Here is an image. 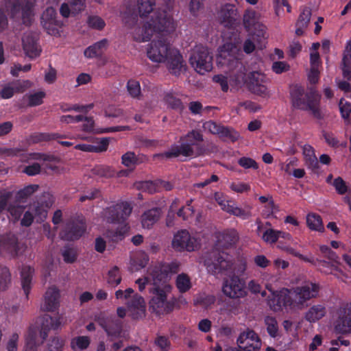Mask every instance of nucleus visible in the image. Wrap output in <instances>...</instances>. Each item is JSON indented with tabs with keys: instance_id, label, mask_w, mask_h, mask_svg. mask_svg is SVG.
I'll list each match as a JSON object with an SVG mask.
<instances>
[{
	"instance_id": "obj_20",
	"label": "nucleus",
	"mask_w": 351,
	"mask_h": 351,
	"mask_svg": "<svg viewBox=\"0 0 351 351\" xmlns=\"http://www.w3.org/2000/svg\"><path fill=\"white\" fill-rule=\"evenodd\" d=\"M112 226L106 232V237L113 243L123 241L130 230L126 221H110Z\"/></svg>"
},
{
	"instance_id": "obj_58",
	"label": "nucleus",
	"mask_w": 351,
	"mask_h": 351,
	"mask_svg": "<svg viewBox=\"0 0 351 351\" xmlns=\"http://www.w3.org/2000/svg\"><path fill=\"white\" fill-rule=\"evenodd\" d=\"M38 189L37 184H30L18 191L16 194V199L18 200H23L27 199L32 195Z\"/></svg>"
},
{
	"instance_id": "obj_56",
	"label": "nucleus",
	"mask_w": 351,
	"mask_h": 351,
	"mask_svg": "<svg viewBox=\"0 0 351 351\" xmlns=\"http://www.w3.org/2000/svg\"><path fill=\"white\" fill-rule=\"evenodd\" d=\"M319 95L317 96V97L313 101H309L310 104L309 108H307L306 110H304V111H311L312 114L315 118L317 119H322L324 118L321 110L319 108Z\"/></svg>"
},
{
	"instance_id": "obj_6",
	"label": "nucleus",
	"mask_w": 351,
	"mask_h": 351,
	"mask_svg": "<svg viewBox=\"0 0 351 351\" xmlns=\"http://www.w3.org/2000/svg\"><path fill=\"white\" fill-rule=\"evenodd\" d=\"M36 0H9L5 6L10 10V16L12 19L21 17L23 23L25 25H30L34 16V8Z\"/></svg>"
},
{
	"instance_id": "obj_10",
	"label": "nucleus",
	"mask_w": 351,
	"mask_h": 351,
	"mask_svg": "<svg viewBox=\"0 0 351 351\" xmlns=\"http://www.w3.org/2000/svg\"><path fill=\"white\" fill-rule=\"evenodd\" d=\"M267 78L266 75L259 71L250 72L245 80L248 90L253 94L262 97L269 96L267 87Z\"/></svg>"
},
{
	"instance_id": "obj_45",
	"label": "nucleus",
	"mask_w": 351,
	"mask_h": 351,
	"mask_svg": "<svg viewBox=\"0 0 351 351\" xmlns=\"http://www.w3.org/2000/svg\"><path fill=\"white\" fill-rule=\"evenodd\" d=\"M218 136L223 141L230 140L232 142L237 141L240 137L239 133L235 130L223 125L221 126Z\"/></svg>"
},
{
	"instance_id": "obj_12",
	"label": "nucleus",
	"mask_w": 351,
	"mask_h": 351,
	"mask_svg": "<svg viewBox=\"0 0 351 351\" xmlns=\"http://www.w3.org/2000/svg\"><path fill=\"white\" fill-rule=\"evenodd\" d=\"M172 49L167 39L161 37L151 42L147 48V55L152 62H162Z\"/></svg>"
},
{
	"instance_id": "obj_15",
	"label": "nucleus",
	"mask_w": 351,
	"mask_h": 351,
	"mask_svg": "<svg viewBox=\"0 0 351 351\" xmlns=\"http://www.w3.org/2000/svg\"><path fill=\"white\" fill-rule=\"evenodd\" d=\"M25 250L23 244L18 241L15 234L8 233L0 236V254L16 256Z\"/></svg>"
},
{
	"instance_id": "obj_1",
	"label": "nucleus",
	"mask_w": 351,
	"mask_h": 351,
	"mask_svg": "<svg viewBox=\"0 0 351 351\" xmlns=\"http://www.w3.org/2000/svg\"><path fill=\"white\" fill-rule=\"evenodd\" d=\"M319 289L318 284L311 282L292 289L283 288L271 292L267 298V304L276 312L283 308L302 310L308 300L317 296Z\"/></svg>"
},
{
	"instance_id": "obj_23",
	"label": "nucleus",
	"mask_w": 351,
	"mask_h": 351,
	"mask_svg": "<svg viewBox=\"0 0 351 351\" xmlns=\"http://www.w3.org/2000/svg\"><path fill=\"white\" fill-rule=\"evenodd\" d=\"M192 202V199L188 200L185 206L178 209L180 204V199L175 198L169 207L167 219L174 218L176 215L178 217H182V219H188L192 217L194 214V209L191 206Z\"/></svg>"
},
{
	"instance_id": "obj_62",
	"label": "nucleus",
	"mask_w": 351,
	"mask_h": 351,
	"mask_svg": "<svg viewBox=\"0 0 351 351\" xmlns=\"http://www.w3.org/2000/svg\"><path fill=\"white\" fill-rule=\"evenodd\" d=\"M87 23L90 28L97 30L103 29L106 25L104 21L98 16H88Z\"/></svg>"
},
{
	"instance_id": "obj_35",
	"label": "nucleus",
	"mask_w": 351,
	"mask_h": 351,
	"mask_svg": "<svg viewBox=\"0 0 351 351\" xmlns=\"http://www.w3.org/2000/svg\"><path fill=\"white\" fill-rule=\"evenodd\" d=\"M102 327L108 335L119 336L122 331V322L116 317L107 318Z\"/></svg>"
},
{
	"instance_id": "obj_31",
	"label": "nucleus",
	"mask_w": 351,
	"mask_h": 351,
	"mask_svg": "<svg viewBox=\"0 0 351 351\" xmlns=\"http://www.w3.org/2000/svg\"><path fill=\"white\" fill-rule=\"evenodd\" d=\"M86 0H69L68 3H64L61 5L60 8V14L64 17L68 18L70 15L71 11L75 14L80 13L84 10Z\"/></svg>"
},
{
	"instance_id": "obj_7",
	"label": "nucleus",
	"mask_w": 351,
	"mask_h": 351,
	"mask_svg": "<svg viewBox=\"0 0 351 351\" xmlns=\"http://www.w3.org/2000/svg\"><path fill=\"white\" fill-rule=\"evenodd\" d=\"M189 62L200 75L209 72L213 69V56L208 47L197 46L191 54Z\"/></svg>"
},
{
	"instance_id": "obj_63",
	"label": "nucleus",
	"mask_w": 351,
	"mask_h": 351,
	"mask_svg": "<svg viewBox=\"0 0 351 351\" xmlns=\"http://www.w3.org/2000/svg\"><path fill=\"white\" fill-rule=\"evenodd\" d=\"M127 89L132 97H138L141 95V86L138 81L129 80L127 83Z\"/></svg>"
},
{
	"instance_id": "obj_40",
	"label": "nucleus",
	"mask_w": 351,
	"mask_h": 351,
	"mask_svg": "<svg viewBox=\"0 0 351 351\" xmlns=\"http://www.w3.org/2000/svg\"><path fill=\"white\" fill-rule=\"evenodd\" d=\"M63 138H65L64 135H62L56 132H36L31 136V138L34 143H38L43 141H50L52 140Z\"/></svg>"
},
{
	"instance_id": "obj_39",
	"label": "nucleus",
	"mask_w": 351,
	"mask_h": 351,
	"mask_svg": "<svg viewBox=\"0 0 351 351\" xmlns=\"http://www.w3.org/2000/svg\"><path fill=\"white\" fill-rule=\"evenodd\" d=\"M246 341H254L255 348H261V340L258 334L253 330L247 329L246 331L241 332L237 339V344H243Z\"/></svg>"
},
{
	"instance_id": "obj_28",
	"label": "nucleus",
	"mask_w": 351,
	"mask_h": 351,
	"mask_svg": "<svg viewBox=\"0 0 351 351\" xmlns=\"http://www.w3.org/2000/svg\"><path fill=\"white\" fill-rule=\"evenodd\" d=\"M237 51V47L231 45L230 51H222L220 54V58L222 59V64L226 65L230 70H233L235 68L242 66L239 53H238L237 56L233 55V53Z\"/></svg>"
},
{
	"instance_id": "obj_34",
	"label": "nucleus",
	"mask_w": 351,
	"mask_h": 351,
	"mask_svg": "<svg viewBox=\"0 0 351 351\" xmlns=\"http://www.w3.org/2000/svg\"><path fill=\"white\" fill-rule=\"evenodd\" d=\"M260 14L254 10H247L243 15V23L245 27L249 29L256 28V26L260 27V32L263 34L265 26L259 24Z\"/></svg>"
},
{
	"instance_id": "obj_41",
	"label": "nucleus",
	"mask_w": 351,
	"mask_h": 351,
	"mask_svg": "<svg viewBox=\"0 0 351 351\" xmlns=\"http://www.w3.org/2000/svg\"><path fill=\"white\" fill-rule=\"evenodd\" d=\"M279 237L287 239L290 237V234L282 231L274 230L272 228H268L263 234V239L269 243H276Z\"/></svg>"
},
{
	"instance_id": "obj_5",
	"label": "nucleus",
	"mask_w": 351,
	"mask_h": 351,
	"mask_svg": "<svg viewBox=\"0 0 351 351\" xmlns=\"http://www.w3.org/2000/svg\"><path fill=\"white\" fill-rule=\"evenodd\" d=\"M208 271L213 275L226 274L232 266L230 256L216 247L208 253L204 260Z\"/></svg>"
},
{
	"instance_id": "obj_16",
	"label": "nucleus",
	"mask_w": 351,
	"mask_h": 351,
	"mask_svg": "<svg viewBox=\"0 0 351 351\" xmlns=\"http://www.w3.org/2000/svg\"><path fill=\"white\" fill-rule=\"evenodd\" d=\"M337 314L335 330L341 334L351 333V302L340 307Z\"/></svg>"
},
{
	"instance_id": "obj_64",
	"label": "nucleus",
	"mask_w": 351,
	"mask_h": 351,
	"mask_svg": "<svg viewBox=\"0 0 351 351\" xmlns=\"http://www.w3.org/2000/svg\"><path fill=\"white\" fill-rule=\"evenodd\" d=\"M339 106L341 117L345 120L348 119L351 114V103L341 99Z\"/></svg>"
},
{
	"instance_id": "obj_22",
	"label": "nucleus",
	"mask_w": 351,
	"mask_h": 351,
	"mask_svg": "<svg viewBox=\"0 0 351 351\" xmlns=\"http://www.w3.org/2000/svg\"><path fill=\"white\" fill-rule=\"evenodd\" d=\"M169 71L174 75H179L183 70H185L186 64L180 51L173 49L169 52V55L165 59Z\"/></svg>"
},
{
	"instance_id": "obj_27",
	"label": "nucleus",
	"mask_w": 351,
	"mask_h": 351,
	"mask_svg": "<svg viewBox=\"0 0 351 351\" xmlns=\"http://www.w3.org/2000/svg\"><path fill=\"white\" fill-rule=\"evenodd\" d=\"M60 324L59 317H52L48 314L44 315L40 317V337L45 340L48 337L49 330L58 329Z\"/></svg>"
},
{
	"instance_id": "obj_17",
	"label": "nucleus",
	"mask_w": 351,
	"mask_h": 351,
	"mask_svg": "<svg viewBox=\"0 0 351 351\" xmlns=\"http://www.w3.org/2000/svg\"><path fill=\"white\" fill-rule=\"evenodd\" d=\"M132 211V206L128 202H120L104 210L106 219H127Z\"/></svg>"
},
{
	"instance_id": "obj_18",
	"label": "nucleus",
	"mask_w": 351,
	"mask_h": 351,
	"mask_svg": "<svg viewBox=\"0 0 351 351\" xmlns=\"http://www.w3.org/2000/svg\"><path fill=\"white\" fill-rule=\"evenodd\" d=\"M219 23L226 27L232 28L238 23V11L234 5L226 3L218 12Z\"/></svg>"
},
{
	"instance_id": "obj_48",
	"label": "nucleus",
	"mask_w": 351,
	"mask_h": 351,
	"mask_svg": "<svg viewBox=\"0 0 351 351\" xmlns=\"http://www.w3.org/2000/svg\"><path fill=\"white\" fill-rule=\"evenodd\" d=\"M139 16H147L154 10L155 0H137Z\"/></svg>"
},
{
	"instance_id": "obj_30",
	"label": "nucleus",
	"mask_w": 351,
	"mask_h": 351,
	"mask_svg": "<svg viewBox=\"0 0 351 351\" xmlns=\"http://www.w3.org/2000/svg\"><path fill=\"white\" fill-rule=\"evenodd\" d=\"M23 48L27 56L33 59L40 56L37 40L32 35H27L23 38Z\"/></svg>"
},
{
	"instance_id": "obj_49",
	"label": "nucleus",
	"mask_w": 351,
	"mask_h": 351,
	"mask_svg": "<svg viewBox=\"0 0 351 351\" xmlns=\"http://www.w3.org/2000/svg\"><path fill=\"white\" fill-rule=\"evenodd\" d=\"M90 343V338L87 336H78L71 341V348L73 350L86 349Z\"/></svg>"
},
{
	"instance_id": "obj_2",
	"label": "nucleus",
	"mask_w": 351,
	"mask_h": 351,
	"mask_svg": "<svg viewBox=\"0 0 351 351\" xmlns=\"http://www.w3.org/2000/svg\"><path fill=\"white\" fill-rule=\"evenodd\" d=\"M180 145H173L169 151L156 154L154 158H177L182 156L188 158H196L207 153L204 144L203 134L198 130H192L180 138Z\"/></svg>"
},
{
	"instance_id": "obj_25",
	"label": "nucleus",
	"mask_w": 351,
	"mask_h": 351,
	"mask_svg": "<svg viewBox=\"0 0 351 351\" xmlns=\"http://www.w3.org/2000/svg\"><path fill=\"white\" fill-rule=\"evenodd\" d=\"M60 291L55 286L49 287L45 294L41 308L44 311H54L59 307Z\"/></svg>"
},
{
	"instance_id": "obj_9",
	"label": "nucleus",
	"mask_w": 351,
	"mask_h": 351,
	"mask_svg": "<svg viewBox=\"0 0 351 351\" xmlns=\"http://www.w3.org/2000/svg\"><path fill=\"white\" fill-rule=\"evenodd\" d=\"M214 199L220 206L221 208L238 217H250L251 216L252 206L246 204L244 208L236 206L235 203L229 199V197L221 192H216Z\"/></svg>"
},
{
	"instance_id": "obj_46",
	"label": "nucleus",
	"mask_w": 351,
	"mask_h": 351,
	"mask_svg": "<svg viewBox=\"0 0 351 351\" xmlns=\"http://www.w3.org/2000/svg\"><path fill=\"white\" fill-rule=\"evenodd\" d=\"M138 15L134 10L127 8L123 14V21L128 28H133L138 22Z\"/></svg>"
},
{
	"instance_id": "obj_32",
	"label": "nucleus",
	"mask_w": 351,
	"mask_h": 351,
	"mask_svg": "<svg viewBox=\"0 0 351 351\" xmlns=\"http://www.w3.org/2000/svg\"><path fill=\"white\" fill-rule=\"evenodd\" d=\"M303 155L305 165L307 167L315 173L317 172L319 165L314 148L310 145H304L303 147Z\"/></svg>"
},
{
	"instance_id": "obj_8",
	"label": "nucleus",
	"mask_w": 351,
	"mask_h": 351,
	"mask_svg": "<svg viewBox=\"0 0 351 351\" xmlns=\"http://www.w3.org/2000/svg\"><path fill=\"white\" fill-rule=\"evenodd\" d=\"M318 95L316 90L311 89L306 92L304 87L298 84L292 86L290 88L292 107L301 110L309 108V101H313Z\"/></svg>"
},
{
	"instance_id": "obj_33",
	"label": "nucleus",
	"mask_w": 351,
	"mask_h": 351,
	"mask_svg": "<svg viewBox=\"0 0 351 351\" xmlns=\"http://www.w3.org/2000/svg\"><path fill=\"white\" fill-rule=\"evenodd\" d=\"M34 273V269L30 266L25 265L21 268V285L27 300L32 289V280Z\"/></svg>"
},
{
	"instance_id": "obj_38",
	"label": "nucleus",
	"mask_w": 351,
	"mask_h": 351,
	"mask_svg": "<svg viewBox=\"0 0 351 351\" xmlns=\"http://www.w3.org/2000/svg\"><path fill=\"white\" fill-rule=\"evenodd\" d=\"M326 313V310L324 305H313L306 313L305 319L309 322H315L322 319Z\"/></svg>"
},
{
	"instance_id": "obj_54",
	"label": "nucleus",
	"mask_w": 351,
	"mask_h": 351,
	"mask_svg": "<svg viewBox=\"0 0 351 351\" xmlns=\"http://www.w3.org/2000/svg\"><path fill=\"white\" fill-rule=\"evenodd\" d=\"M14 93H24L27 89L30 88L32 85V83L29 80H14L10 82Z\"/></svg>"
},
{
	"instance_id": "obj_19",
	"label": "nucleus",
	"mask_w": 351,
	"mask_h": 351,
	"mask_svg": "<svg viewBox=\"0 0 351 351\" xmlns=\"http://www.w3.org/2000/svg\"><path fill=\"white\" fill-rule=\"evenodd\" d=\"M56 16V10L53 7H48L41 16L43 27L50 35L56 36L59 34L58 27L61 23L57 20Z\"/></svg>"
},
{
	"instance_id": "obj_57",
	"label": "nucleus",
	"mask_w": 351,
	"mask_h": 351,
	"mask_svg": "<svg viewBox=\"0 0 351 351\" xmlns=\"http://www.w3.org/2000/svg\"><path fill=\"white\" fill-rule=\"evenodd\" d=\"M319 95L317 96V97L313 101H309L310 104L309 108H307L306 110H304V111H311L312 114L315 118L317 119H322L324 118L321 110L319 108Z\"/></svg>"
},
{
	"instance_id": "obj_14",
	"label": "nucleus",
	"mask_w": 351,
	"mask_h": 351,
	"mask_svg": "<svg viewBox=\"0 0 351 351\" xmlns=\"http://www.w3.org/2000/svg\"><path fill=\"white\" fill-rule=\"evenodd\" d=\"M86 221H67L60 232L62 239L75 241L81 238L86 230Z\"/></svg>"
},
{
	"instance_id": "obj_3",
	"label": "nucleus",
	"mask_w": 351,
	"mask_h": 351,
	"mask_svg": "<svg viewBox=\"0 0 351 351\" xmlns=\"http://www.w3.org/2000/svg\"><path fill=\"white\" fill-rule=\"evenodd\" d=\"M53 203V196L48 192H45L27 208L21 205L11 204L8 208V212L13 219H46L48 210Z\"/></svg>"
},
{
	"instance_id": "obj_53",
	"label": "nucleus",
	"mask_w": 351,
	"mask_h": 351,
	"mask_svg": "<svg viewBox=\"0 0 351 351\" xmlns=\"http://www.w3.org/2000/svg\"><path fill=\"white\" fill-rule=\"evenodd\" d=\"M26 96L28 98L27 106L34 107L40 106L43 103V99L45 97L46 94L44 91H38Z\"/></svg>"
},
{
	"instance_id": "obj_55",
	"label": "nucleus",
	"mask_w": 351,
	"mask_h": 351,
	"mask_svg": "<svg viewBox=\"0 0 351 351\" xmlns=\"http://www.w3.org/2000/svg\"><path fill=\"white\" fill-rule=\"evenodd\" d=\"M332 185L339 195H343L349 192V187L341 177L335 178Z\"/></svg>"
},
{
	"instance_id": "obj_42",
	"label": "nucleus",
	"mask_w": 351,
	"mask_h": 351,
	"mask_svg": "<svg viewBox=\"0 0 351 351\" xmlns=\"http://www.w3.org/2000/svg\"><path fill=\"white\" fill-rule=\"evenodd\" d=\"M129 311H139L144 313L145 311V301L142 296L135 294L127 302Z\"/></svg>"
},
{
	"instance_id": "obj_61",
	"label": "nucleus",
	"mask_w": 351,
	"mask_h": 351,
	"mask_svg": "<svg viewBox=\"0 0 351 351\" xmlns=\"http://www.w3.org/2000/svg\"><path fill=\"white\" fill-rule=\"evenodd\" d=\"M121 162L127 167H134L138 164V159L135 154L132 152H128L121 157Z\"/></svg>"
},
{
	"instance_id": "obj_21",
	"label": "nucleus",
	"mask_w": 351,
	"mask_h": 351,
	"mask_svg": "<svg viewBox=\"0 0 351 351\" xmlns=\"http://www.w3.org/2000/svg\"><path fill=\"white\" fill-rule=\"evenodd\" d=\"M195 239L191 237L187 230H182L174 235L172 245L179 251L185 250L188 252H192L195 249Z\"/></svg>"
},
{
	"instance_id": "obj_36",
	"label": "nucleus",
	"mask_w": 351,
	"mask_h": 351,
	"mask_svg": "<svg viewBox=\"0 0 351 351\" xmlns=\"http://www.w3.org/2000/svg\"><path fill=\"white\" fill-rule=\"evenodd\" d=\"M259 202L265 204V208L262 210V215L265 218H275L277 217L275 215V213L277 210L272 196L267 195L266 196H260L258 197Z\"/></svg>"
},
{
	"instance_id": "obj_29",
	"label": "nucleus",
	"mask_w": 351,
	"mask_h": 351,
	"mask_svg": "<svg viewBox=\"0 0 351 351\" xmlns=\"http://www.w3.org/2000/svg\"><path fill=\"white\" fill-rule=\"evenodd\" d=\"M96 145L80 143L75 146V149L86 152L99 153L107 150L109 145L108 138H98Z\"/></svg>"
},
{
	"instance_id": "obj_59",
	"label": "nucleus",
	"mask_w": 351,
	"mask_h": 351,
	"mask_svg": "<svg viewBox=\"0 0 351 351\" xmlns=\"http://www.w3.org/2000/svg\"><path fill=\"white\" fill-rule=\"evenodd\" d=\"M216 298L213 295H202L197 298L195 304H199L203 308L207 309L215 304Z\"/></svg>"
},
{
	"instance_id": "obj_43",
	"label": "nucleus",
	"mask_w": 351,
	"mask_h": 351,
	"mask_svg": "<svg viewBox=\"0 0 351 351\" xmlns=\"http://www.w3.org/2000/svg\"><path fill=\"white\" fill-rule=\"evenodd\" d=\"M165 101L168 107L180 112H182L185 108V106L181 99L176 97L172 93L166 94L165 96Z\"/></svg>"
},
{
	"instance_id": "obj_4",
	"label": "nucleus",
	"mask_w": 351,
	"mask_h": 351,
	"mask_svg": "<svg viewBox=\"0 0 351 351\" xmlns=\"http://www.w3.org/2000/svg\"><path fill=\"white\" fill-rule=\"evenodd\" d=\"M175 29L172 17L164 10H157L153 12L149 21L142 27L135 29L134 38L138 42H145L151 39L154 32H171Z\"/></svg>"
},
{
	"instance_id": "obj_24",
	"label": "nucleus",
	"mask_w": 351,
	"mask_h": 351,
	"mask_svg": "<svg viewBox=\"0 0 351 351\" xmlns=\"http://www.w3.org/2000/svg\"><path fill=\"white\" fill-rule=\"evenodd\" d=\"M180 264L177 261H172L170 263H165L156 266L152 271L154 284L156 281L161 282L167 278L169 273L176 274L179 271Z\"/></svg>"
},
{
	"instance_id": "obj_51",
	"label": "nucleus",
	"mask_w": 351,
	"mask_h": 351,
	"mask_svg": "<svg viewBox=\"0 0 351 351\" xmlns=\"http://www.w3.org/2000/svg\"><path fill=\"white\" fill-rule=\"evenodd\" d=\"M336 263L329 262L326 261H322L317 259L315 260L314 263L318 266L319 269L321 272L328 274H332L334 271H336L337 269V265H335Z\"/></svg>"
},
{
	"instance_id": "obj_60",
	"label": "nucleus",
	"mask_w": 351,
	"mask_h": 351,
	"mask_svg": "<svg viewBox=\"0 0 351 351\" xmlns=\"http://www.w3.org/2000/svg\"><path fill=\"white\" fill-rule=\"evenodd\" d=\"M63 260L66 263H74L77 257L76 251L70 247L66 246L62 251Z\"/></svg>"
},
{
	"instance_id": "obj_50",
	"label": "nucleus",
	"mask_w": 351,
	"mask_h": 351,
	"mask_svg": "<svg viewBox=\"0 0 351 351\" xmlns=\"http://www.w3.org/2000/svg\"><path fill=\"white\" fill-rule=\"evenodd\" d=\"M121 275L119 268L117 266H114L108 271L107 282L112 287L119 285L121 282Z\"/></svg>"
},
{
	"instance_id": "obj_44",
	"label": "nucleus",
	"mask_w": 351,
	"mask_h": 351,
	"mask_svg": "<svg viewBox=\"0 0 351 351\" xmlns=\"http://www.w3.org/2000/svg\"><path fill=\"white\" fill-rule=\"evenodd\" d=\"M11 284V273L10 269L0 264V291H5Z\"/></svg>"
},
{
	"instance_id": "obj_11",
	"label": "nucleus",
	"mask_w": 351,
	"mask_h": 351,
	"mask_svg": "<svg viewBox=\"0 0 351 351\" xmlns=\"http://www.w3.org/2000/svg\"><path fill=\"white\" fill-rule=\"evenodd\" d=\"M222 291L225 295L230 298L237 299L243 298L246 295L245 282L239 276L232 275L224 280Z\"/></svg>"
},
{
	"instance_id": "obj_52",
	"label": "nucleus",
	"mask_w": 351,
	"mask_h": 351,
	"mask_svg": "<svg viewBox=\"0 0 351 351\" xmlns=\"http://www.w3.org/2000/svg\"><path fill=\"white\" fill-rule=\"evenodd\" d=\"M265 323L267 326V331L271 337H276L278 335V326L275 317L267 316L265 318Z\"/></svg>"
},
{
	"instance_id": "obj_47",
	"label": "nucleus",
	"mask_w": 351,
	"mask_h": 351,
	"mask_svg": "<svg viewBox=\"0 0 351 351\" xmlns=\"http://www.w3.org/2000/svg\"><path fill=\"white\" fill-rule=\"evenodd\" d=\"M176 285L179 292L182 293L186 292L191 288V279L187 274L184 273L177 276Z\"/></svg>"
},
{
	"instance_id": "obj_13",
	"label": "nucleus",
	"mask_w": 351,
	"mask_h": 351,
	"mask_svg": "<svg viewBox=\"0 0 351 351\" xmlns=\"http://www.w3.org/2000/svg\"><path fill=\"white\" fill-rule=\"evenodd\" d=\"M151 292L153 297L149 302L150 308L158 314L169 313L173 309V304L167 300V294L159 287H154Z\"/></svg>"
},
{
	"instance_id": "obj_37",
	"label": "nucleus",
	"mask_w": 351,
	"mask_h": 351,
	"mask_svg": "<svg viewBox=\"0 0 351 351\" xmlns=\"http://www.w3.org/2000/svg\"><path fill=\"white\" fill-rule=\"evenodd\" d=\"M108 40L104 38L87 47L84 52V56L88 58H93L100 56L103 49L107 47Z\"/></svg>"
},
{
	"instance_id": "obj_26",
	"label": "nucleus",
	"mask_w": 351,
	"mask_h": 351,
	"mask_svg": "<svg viewBox=\"0 0 351 351\" xmlns=\"http://www.w3.org/2000/svg\"><path fill=\"white\" fill-rule=\"evenodd\" d=\"M239 240L237 231L234 229L226 230L219 232L217 236L216 247L228 249L234 246Z\"/></svg>"
}]
</instances>
